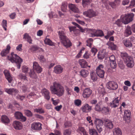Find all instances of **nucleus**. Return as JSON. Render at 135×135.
<instances>
[{
  "label": "nucleus",
  "instance_id": "1",
  "mask_svg": "<svg viewBox=\"0 0 135 135\" xmlns=\"http://www.w3.org/2000/svg\"><path fill=\"white\" fill-rule=\"evenodd\" d=\"M50 90L51 93L56 95L59 97L63 95L64 92V89L63 87L59 83L54 82L53 85L50 86Z\"/></svg>",
  "mask_w": 135,
  "mask_h": 135
},
{
  "label": "nucleus",
  "instance_id": "2",
  "mask_svg": "<svg viewBox=\"0 0 135 135\" xmlns=\"http://www.w3.org/2000/svg\"><path fill=\"white\" fill-rule=\"evenodd\" d=\"M7 59L12 62H15L17 68L18 69L20 68L23 60L17 54L12 52L11 55L8 56Z\"/></svg>",
  "mask_w": 135,
  "mask_h": 135
},
{
  "label": "nucleus",
  "instance_id": "3",
  "mask_svg": "<svg viewBox=\"0 0 135 135\" xmlns=\"http://www.w3.org/2000/svg\"><path fill=\"white\" fill-rule=\"evenodd\" d=\"M59 34L61 42L65 47L68 48L71 46V42L68 39L66 38L63 31H59Z\"/></svg>",
  "mask_w": 135,
  "mask_h": 135
},
{
  "label": "nucleus",
  "instance_id": "4",
  "mask_svg": "<svg viewBox=\"0 0 135 135\" xmlns=\"http://www.w3.org/2000/svg\"><path fill=\"white\" fill-rule=\"evenodd\" d=\"M134 15L131 13L127 15H122L121 16V18L123 20V23L127 24L132 21L133 19Z\"/></svg>",
  "mask_w": 135,
  "mask_h": 135
},
{
  "label": "nucleus",
  "instance_id": "5",
  "mask_svg": "<svg viewBox=\"0 0 135 135\" xmlns=\"http://www.w3.org/2000/svg\"><path fill=\"white\" fill-rule=\"evenodd\" d=\"M89 35L91 37H102L104 36L103 31L101 30H96L91 29L90 30Z\"/></svg>",
  "mask_w": 135,
  "mask_h": 135
},
{
  "label": "nucleus",
  "instance_id": "6",
  "mask_svg": "<svg viewBox=\"0 0 135 135\" xmlns=\"http://www.w3.org/2000/svg\"><path fill=\"white\" fill-rule=\"evenodd\" d=\"M106 86L107 88L110 90H116L118 88V85L117 83L112 81L108 82Z\"/></svg>",
  "mask_w": 135,
  "mask_h": 135
},
{
  "label": "nucleus",
  "instance_id": "7",
  "mask_svg": "<svg viewBox=\"0 0 135 135\" xmlns=\"http://www.w3.org/2000/svg\"><path fill=\"white\" fill-rule=\"evenodd\" d=\"M42 124L39 122H34L31 124V128L33 131H37L42 129Z\"/></svg>",
  "mask_w": 135,
  "mask_h": 135
},
{
  "label": "nucleus",
  "instance_id": "8",
  "mask_svg": "<svg viewBox=\"0 0 135 135\" xmlns=\"http://www.w3.org/2000/svg\"><path fill=\"white\" fill-rule=\"evenodd\" d=\"M41 92L45 99L49 100L50 99V95L49 91L45 88L43 89Z\"/></svg>",
  "mask_w": 135,
  "mask_h": 135
},
{
  "label": "nucleus",
  "instance_id": "9",
  "mask_svg": "<svg viewBox=\"0 0 135 135\" xmlns=\"http://www.w3.org/2000/svg\"><path fill=\"white\" fill-rule=\"evenodd\" d=\"M83 14L86 17L90 18L96 16V12L92 9H89L84 12Z\"/></svg>",
  "mask_w": 135,
  "mask_h": 135
},
{
  "label": "nucleus",
  "instance_id": "10",
  "mask_svg": "<svg viewBox=\"0 0 135 135\" xmlns=\"http://www.w3.org/2000/svg\"><path fill=\"white\" fill-rule=\"evenodd\" d=\"M114 40L113 37L111 36L109 39V41L107 44V45L109 46L108 47L112 50H115L116 47V46L114 44L113 42H110L111 41H113Z\"/></svg>",
  "mask_w": 135,
  "mask_h": 135
},
{
  "label": "nucleus",
  "instance_id": "11",
  "mask_svg": "<svg viewBox=\"0 0 135 135\" xmlns=\"http://www.w3.org/2000/svg\"><path fill=\"white\" fill-rule=\"evenodd\" d=\"M33 71H35L37 73H41L42 71V69L38 63L36 62H34L33 63Z\"/></svg>",
  "mask_w": 135,
  "mask_h": 135
},
{
  "label": "nucleus",
  "instance_id": "12",
  "mask_svg": "<svg viewBox=\"0 0 135 135\" xmlns=\"http://www.w3.org/2000/svg\"><path fill=\"white\" fill-rule=\"evenodd\" d=\"M92 93V91L89 88H86L83 91V96L84 98H87L90 97Z\"/></svg>",
  "mask_w": 135,
  "mask_h": 135
},
{
  "label": "nucleus",
  "instance_id": "13",
  "mask_svg": "<svg viewBox=\"0 0 135 135\" xmlns=\"http://www.w3.org/2000/svg\"><path fill=\"white\" fill-rule=\"evenodd\" d=\"M15 116L16 119H20L22 122H24L26 120V117L23 116L22 113L20 112H16L15 114Z\"/></svg>",
  "mask_w": 135,
  "mask_h": 135
},
{
  "label": "nucleus",
  "instance_id": "14",
  "mask_svg": "<svg viewBox=\"0 0 135 135\" xmlns=\"http://www.w3.org/2000/svg\"><path fill=\"white\" fill-rule=\"evenodd\" d=\"M54 72L55 74H59L63 71V67L60 65H57L54 68Z\"/></svg>",
  "mask_w": 135,
  "mask_h": 135
},
{
  "label": "nucleus",
  "instance_id": "15",
  "mask_svg": "<svg viewBox=\"0 0 135 135\" xmlns=\"http://www.w3.org/2000/svg\"><path fill=\"white\" fill-rule=\"evenodd\" d=\"M127 64V67L129 68L132 67L134 65V60L132 57L128 58V59L124 61Z\"/></svg>",
  "mask_w": 135,
  "mask_h": 135
},
{
  "label": "nucleus",
  "instance_id": "16",
  "mask_svg": "<svg viewBox=\"0 0 135 135\" xmlns=\"http://www.w3.org/2000/svg\"><path fill=\"white\" fill-rule=\"evenodd\" d=\"M118 98L117 97L110 103V106L112 108H115L119 105L120 99H118Z\"/></svg>",
  "mask_w": 135,
  "mask_h": 135
},
{
  "label": "nucleus",
  "instance_id": "17",
  "mask_svg": "<svg viewBox=\"0 0 135 135\" xmlns=\"http://www.w3.org/2000/svg\"><path fill=\"white\" fill-rule=\"evenodd\" d=\"M81 109L83 112H88L91 110V107L88 104H86L82 107Z\"/></svg>",
  "mask_w": 135,
  "mask_h": 135
},
{
  "label": "nucleus",
  "instance_id": "18",
  "mask_svg": "<svg viewBox=\"0 0 135 135\" xmlns=\"http://www.w3.org/2000/svg\"><path fill=\"white\" fill-rule=\"evenodd\" d=\"M4 73L5 75L6 78L9 83H11L12 81V78L11 76L8 71L6 70L4 71Z\"/></svg>",
  "mask_w": 135,
  "mask_h": 135
},
{
  "label": "nucleus",
  "instance_id": "19",
  "mask_svg": "<svg viewBox=\"0 0 135 135\" xmlns=\"http://www.w3.org/2000/svg\"><path fill=\"white\" fill-rule=\"evenodd\" d=\"M104 126L107 128L111 129L113 127V125L112 121L107 119L105 120Z\"/></svg>",
  "mask_w": 135,
  "mask_h": 135
},
{
  "label": "nucleus",
  "instance_id": "20",
  "mask_svg": "<svg viewBox=\"0 0 135 135\" xmlns=\"http://www.w3.org/2000/svg\"><path fill=\"white\" fill-rule=\"evenodd\" d=\"M13 125L15 128L16 129H21L22 128V125L19 121H15L13 123Z\"/></svg>",
  "mask_w": 135,
  "mask_h": 135
},
{
  "label": "nucleus",
  "instance_id": "21",
  "mask_svg": "<svg viewBox=\"0 0 135 135\" xmlns=\"http://www.w3.org/2000/svg\"><path fill=\"white\" fill-rule=\"evenodd\" d=\"M6 91L9 94L15 95L18 92V90L14 88L6 89Z\"/></svg>",
  "mask_w": 135,
  "mask_h": 135
},
{
  "label": "nucleus",
  "instance_id": "22",
  "mask_svg": "<svg viewBox=\"0 0 135 135\" xmlns=\"http://www.w3.org/2000/svg\"><path fill=\"white\" fill-rule=\"evenodd\" d=\"M10 49V47L9 45L7 46V48L5 49H4L1 53V55L2 56H4L6 55L9 52Z\"/></svg>",
  "mask_w": 135,
  "mask_h": 135
},
{
  "label": "nucleus",
  "instance_id": "23",
  "mask_svg": "<svg viewBox=\"0 0 135 135\" xmlns=\"http://www.w3.org/2000/svg\"><path fill=\"white\" fill-rule=\"evenodd\" d=\"M79 63L83 68L86 67L87 65V62L84 59H80L79 61Z\"/></svg>",
  "mask_w": 135,
  "mask_h": 135
},
{
  "label": "nucleus",
  "instance_id": "24",
  "mask_svg": "<svg viewBox=\"0 0 135 135\" xmlns=\"http://www.w3.org/2000/svg\"><path fill=\"white\" fill-rule=\"evenodd\" d=\"M123 42L124 45L127 47L129 48L132 46V44L129 40L124 39L123 40Z\"/></svg>",
  "mask_w": 135,
  "mask_h": 135
},
{
  "label": "nucleus",
  "instance_id": "25",
  "mask_svg": "<svg viewBox=\"0 0 135 135\" xmlns=\"http://www.w3.org/2000/svg\"><path fill=\"white\" fill-rule=\"evenodd\" d=\"M70 9L76 13H78L79 11L78 8L74 5L72 4L69 5Z\"/></svg>",
  "mask_w": 135,
  "mask_h": 135
},
{
  "label": "nucleus",
  "instance_id": "26",
  "mask_svg": "<svg viewBox=\"0 0 135 135\" xmlns=\"http://www.w3.org/2000/svg\"><path fill=\"white\" fill-rule=\"evenodd\" d=\"M113 135H122L121 131L119 128H114L113 130Z\"/></svg>",
  "mask_w": 135,
  "mask_h": 135
},
{
  "label": "nucleus",
  "instance_id": "27",
  "mask_svg": "<svg viewBox=\"0 0 135 135\" xmlns=\"http://www.w3.org/2000/svg\"><path fill=\"white\" fill-rule=\"evenodd\" d=\"M23 38L27 40V41L29 44L32 43V40L31 37L27 33H25L23 35Z\"/></svg>",
  "mask_w": 135,
  "mask_h": 135
},
{
  "label": "nucleus",
  "instance_id": "28",
  "mask_svg": "<svg viewBox=\"0 0 135 135\" xmlns=\"http://www.w3.org/2000/svg\"><path fill=\"white\" fill-rule=\"evenodd\" d=\"M103 122L102 120L98 118H96L94 121V124L96 126H103Z\"/></svg>",
  "mask_w": 135,
  "mask_h": 135
},
{
  "label": "nucleus",
  "instance_id": "29",
  "mask_svg": "<svg viewBox=\"0 0 135 135\" xmlns=\"http://www.w3.org/2000/svg\"><path fill=\"white\" fill-rule=\"evenodd\" d=\"M80 73V75L84 78L87 77L89 74V72L87 70L84 69H82Z\"/></svg>",
  "mask_w": 135,
  "mask_h": 135
},
{
  "label": "nucleus",
  "instance_id": "30",
  "mask_svg": "<svg viewBox=\"0 0 135 135\" xmlns=\"http://www.w3.org/2000/svg\"><path fill=\"white\" fill-rule=\"evenodd\" d=\"M1 121L3 123L6 124L9 122V120L7 116L3 115L1 117Z\"/></svg>",
  "mask_w": 135,
  "mask_h": 135
},
{
  "label": "nucleus",
  "instance_id": "31",
  "mask_svg": "<svg viewBox=\"0 0 135 135\" xmlns=\"http://www.w3.org/2000/svg\"><path fill=\"white\" fill-rule=\"evenodd\" d=\"M98 93L100 94L103 95L105 94V91L102 84L98 88Z\"/></svg>",
  "mask_w": 135,
  "mask_h": 135
},
{
  "label": "nucleus",
  "instance_id": "32",
  "mask_svg": "<svg viewBox=\"0 0 135 135\" xmlns=\"http://www.w3.org/2000/svg\"><path fill=\"white\" fill-rule=\"evenodd\" d=\"M121 56L122 58L124 59V61L127 60L128 58L131 57H129L128 56L127 53L124 52H122L121 53Z\"/></svg>",
  "mask_w": 135,
  "mask_h": 135
},
{
  "label": "nucleus",
  "instance_id": "33",
  "mask_svg": "<svg viewBox=\"0 0 135 135\" xmlns=\"http://www.w3.org/2000/svg\"><path fill=\"white\" fill-rule=\"evenodd\" d=\"M44 42L45 44L51 46L54 45V43L49 38H46Z\"/></svg>",
  "mask_w": 135,
  "mask_h": 135
},
{
  "label": "nucleus",
  "instance_id": "34",
  "mask_svg": "<svg viewBox=\"0 0 135 135\" xmlns=\"http://www.w3.org/2000/svg\"><path fill=\"white\" fill-rule=\"evenodd\" d=\"M18 78L19 79L23 80L25 81V83H27V78L26 76L22 73H20L18 75Z\"/></svg>",
  "mask_w": 135,
  "mask_h": 135
},
{
  "label": "nucleus",
  "instance_id": "35",
  "mask_svg": "<svg viewBox=\"0 0 135 135\" xmlns=\"http://www.w3.org/2000/svg\"><path fill=\"white\" fill-rule=\"evenodd\" d=\"M105 52H99L98 54V57L99 59H103L104 57Z\"/></svg>",
  "mask_w": 135,
  "mask_h": 135
},
{
  "label": "nucleus",
  "instance_id": "36",
  "mask_svg": "<svg viewBox=\"0 0 135 135\" xmlns=\"http://www.w3.org/2000/svg\"><path fill=\"white\" fill-rule=\"evenodd\" d=\"M90 75L91 79L93 81H95L97 80V76L95 72H91L90 74Z\"/></svg>",
  "mask_w": 135,
  "mask_h": 135
},
{
  "label": "nucleus",
  "instance_id": "37",
  "mask_svg": "<svg viewBox=\"0 0 135 135\" xmlns=\"http://www.w3.org/2000/svg\"><path fill=\"white\" fill-rule=\"evenodd\" d=\"M109 111V108L108 107H104L102 110V113L105 114H108Z\"/></svg>",
  "mask_w": 135,
  "mask_h": 135
},
{
  "label": "nucleus",
  "instance_id": "38",
  "mask_svg": "<svg viewBox=\"0 0 135 135\" xmlns=\"http://www.w3.org/2000/svg\"><path fill=\"white\" fill-rule=\"evenodd\" d=\"M89 133L90 135H98V133L96 130L94 129H89Z\"/></svg>",
  "mask_w": 135,
  "mask_h": 135
},
{
  "label": "nucleus",
  "instance_id": "39",
  "mask_svg": "<svg viewBox=\"0 0 135 135\" xmlns=\"http://www.w3.org/2000/svg\"><path fill=\"white\" fill-rule=\"evenodd\" d=\"M92 0H83L82 4L84 7L90 4Z\"/></svg>",
  "mask_w": 135,
  "mask_h": 135
},
{
  "label": "nucleus",
  "instance_id": "40",
  "mask_svg": "<svg viewBox=\"0 0 135 135\" xmlns=\"http://www.w3.org/2000/svg\"><path fill=\"white\" fill-rule=\"evenodd\" d=\"M69 28L71 32L73 33L76 35H77L76 33L78 32V30L76 29L75 27H69Z\"/></svg>",
  "mask_w": 135,
  "mask_h": 135
},
{
  "label": "nucleus",
  "instance_id": "41",
  "mask_svg": "<svg viewBox=\"0 0 135 135\" xmlns=\"http://www.w3.org/2000/svg\"><path fill=\"white\" fill-rule=\"evenodd\" d=\"M29 75L30 77L32 78L36 79L37 77L34 71L31 70L30 72L29 73Z\"/></svg>",
  "mask_w": 135,
  "mask_h": 135
},
{
  "label": "nucleus",
  "instance_id": "42",
  "mask_svg": "<svg viewBox=\"0 0 135 135\" xmlns=\"http://www.w3.org/2000/svg\"><path fill=\"white\" fill-rule=\"evenodd\" d=\"M93 40L92 38H89L86 41V45L90 47H91L93 43Z\"/></svg>",
  "mask_w": 135,
  "mask_h": 135
},
{
  "label": "nucleus",
  "instance_id": "43",
  "mask_svg": "<svg viewBox=\"0 0 135 135\" xmlns=\"http://www.w3.org/2000/svg\"><path fill=\"white\" fill-rule=\"evenodd\" d=\"M97 75L100 78H103L104 77V71L103 70L101 71L98 72H96Z\"/></svg>",
  "mask_w": 135,
  "mask_h": 135
},
{
  "label": "nucleus",
  "instance_id": "44",
  "mask_svg": "<svg viewBox=\"0 0 135 135\" xmlns=\"http://www.w3.org/2000/svg\"><path fill=\"white\" fill-rule=\"evenodd\" d=\"M123 20L120 18V19H118L115 21L114 24L117 25L118 26H120L123 23Z\"/></svg>",
  "mask_w": 135,
  "mask_h": 135
},
{
  "label": "nucleus",
  "instance_id": "45",
  "mask_svg": "<svg viewBox=\"0 0 135 135\" xmlns=\"http://www.w3.org/2000/svg\"><path fill=\"white\" fill-rule=\"evenodd\" d=\"M131 113L129 110H125L124 112V117L127 118H129L131 115Z\"/></svg>",
  "mask_w": 135,
  "mask_h": 135
},
{
  "label": "nucleus",
  "instance_id": "46",
  "mask_svg": "<svg viewBox=\"0 0 135 135\" xmlns=\"http://www.w3.org/2000/svg\"><path fill=\"white\" fill-rule=\"evenodd\" d=\"M34 111L35 112H36L37 113H44V110L41 108L34 109Z\"/></svg>",
  "mask_w": 135,
  "mask_h": 135
},
{
  "label": "nucleus",
  "instance_id": "47",
  "mask_svg": "<svg viewBox=\"0 0 135 135\" xmlns=\"http://www.w3.org/2000/svg\"><path fill=\"white\" fill-rule=\"evenodd\" d=\"M74 103L76 105L79 107L81 105V101L80 100L77 99L74 100Z\"/></svg>",
  "mask_w": 135,
  "mask_h": 135
},
{
  "label": "nucleus",
  "instance_id": "48",
  "mask_svg": "<svg viewBox=\"0 0 135 135\" xmlns=\"http://www.w3.org/2000/svg\"><path fill=\"white\" fill-rule=\"evenodd\" d=\"M126 35V36L131 35L132 33V32L130 27H127L125 31Z\"/></svg>",
  "mask_w": 135,
  "mask_h": 135
},
{
  "label": "nucleus",
  "instance_id": "49",
  "mask_svg": "<svg viewBox=\"0 0 135 135\" xmlns=\"http://www.w3.org/2000/svg\"><path fill=\"white\" fill-rule=\"evenodd\" d=\"M85 130L84 127L81 126L79 127L77 130L78 132L80 133H83L85 132Z\"/></svg>",
  "mask_w": 135,
  "mask_h": 135
},
{
  "label": "nucleus",
  "instance_id": "50",
  "mask_svg": "<svg viewBox=\"0 0 135 135\" xmlns=\"http://www.w3.org/2000/svg\"><path fill=\"white\" fill-rule=\"evenodd\" d=\"M94 109L95 111L98 112L100 111L101 110V108L100 107V103H98L96 105Z\"/></svg>",
  "mask_w": 135,
  "mask_h": 135
},
{
  "label": "nucleus",
  "instance_id": "51",
  "mask_svg": "<svg viewBox=\"0 0 135 135\" xmlns=\"http://www.w3.org/2000/svg\"><path fill=\"white\" fill-rule=\"evenodd\" d=\"M7 21L6 20H3L2 23V25L3 27V28L5 30V31L7 30Z\"/></svg>",
  "mask_w": 135,
  "mask_h": 135
},
{
  "label": "nucleus",
  "instance_id": "52",
  "mask_svg": "<svg viewBox=\"0 0 135 135\" xmlns=\"http://www.w3.org/2000/svg\"><path fill=\"white\" fill-rule=\"evenodd\" d=\"M25 114L28 117H31L32 116V114L31 111L27 110H24Z\"/></svg>",
  "mask_w": 135,
  "mask_h": 135
},
{
  "label": "nucleus",
  "instance_id": "53",
  "mask_svg": "<svg viewBox=\"0 0 135 135\" xmlns=\"http://www.w3.org/2000/svg\"><path fill=\"white\" fill-rule=\"evenodd\" d=\"M103 65L102 64L99 65L97 66V68L96 69V72H98V71H101L103 70Z\"/></svg>",
  "mask_w": 135,
  "mask_h": 135
},
{
  "label": "nucleus",
  "instance_id": "54",
  "mask_svg": "<svg viewBox=\"0 0 135 135\" xmlns=\"http://www.w3.org/2000/svg\"><path fill=\"white\" fill-rule=\"evenodd\" d=\"M110 62V66L112 69H115L116 66V64L115 61H111Z\"/></svg>",
  "mask_w": 135,
  "mask_h": 135
},
{
  "label": "nucleus",
  "instance_id": "55",
  "mask_svg": "<svg viewBox=\"0 0 135 135\" xmlns=\"http://www.w3.org/2000/svg\"><path fill=\"white\" fill-rule=\"evenodd\" d=\"M71 133V130L70 129L65 130L64 132V135H70Z\"/></svg>",
  "mask_w": 135,
  "mask_h": 135
},
{
  "label": "nucleus",
  "instance_id": "56",
  "mask_svg": "<svg viewBox=\"0 0 135 135\" xmlns=\"http://www.w3.org/2000/svg\"><path fill=\"white\" fill-rule=\"evenodd\" d=\"M102 2L105 4V6L107 9H109V8L107 6L108 4H109V2L107 0H102Z\"/></svg>",
  "mask_w": 135,
  "mask_h": 135
},
{
  "label": "nucleus",
  "instance_id": "57",
  "mask_svg": "<svg viewBox=\"0 0 135 135\" xmlns=\"http://www.w3.org/2000/svg\"><path fill=\"white\" fill-rule=\"evenodd\" d=\"M97 50L95 47H92L91 50V52L93 54V56H94L97 52Z\"/></svg>",
  "mask_w": 135,
  "mask_h": 135
},
{
  "label": "nucleus",
  "instance_id": "58",
  "mask_svg": "<svg viewBox=\"0 0 135 135\" xmlns=\"http://www.w3.org/2000/svg\"><path fill=\"white\" fill-rule=\"evenodd\" d=\"M38 59L41 62H43L46 61V59L44 58V56L42 55H40L38 56Z\"/></svg>",
  "mask_w": 135,
  "mask_h": 135
},
{
  "label": "nucleus",
  "instance_id": "59",
  "mask_svg": "<svg viewBox=\"0 0 135 135\" xmlns=\"http://www.w3.org/2000/svg\"><path fill=\"white\" fill-rule=\"evenodd\" d=\"M67 6L65 4H62L61 6V10L64 12H66V11Z\"/></svg>",
  "mask_w": 135,
  "mask_h": 135
},
{
  "label": "nucleus",
  "instance_id": "60",
  "mask_svg": "<svg viewBox=\"0 0 135 135\" xmlns=\"http://www.w3.org/2000/svg\"><path fill=\"white\" fill-rule=\"evenodd\" d=\"M28 68L27 67L25 66H23L22 67V70L23 72L26 73L27 72Z\"/></svg>",
  "mask_w": 135,
  "mask_h": 135
},
{
  "label": "nucleus",
  "instance_id": "61",
  "mask_svg": "<svg viewBox=\"0 0 135 135\" xmlns=\"http://www.w3.org/2000/svg\"><path fill=\"white\" fill-rule=\"evenodd\" d=\"M38 49V47L36 46H32L30 48V50L32 52L35 51Z\"/></svg>",
  "mask_w": 135,
  "mask_h": 135
},
{
  "label": "nucleus",
  "instance_id": "62",
  "mask_svg": "<svg viewBox=\"0 0 135 135\" xmlns=\"http://www.w3.org/2000/svg\"><path fill=\"white\" fill-rule=\"evenodd\" d=\"M71 123L70 121L66 122L64 123V125L66 128L71 126Z\"/></svg>",
  "mask_w": 135,
  "mask_h": 135
},
{
  "label": "nucleus",
  "instance_id": "63",
  "mask_svg": "<svg viewBox=\"0 0 135 135\" xmlns=\"http://www.w3.org/2000/svg\"><path fill=\"white\" fill-rule=\"evenodd\" d=\"M89 54L86 51L83 55V57L84 59H88L89 58Z\"/></svg>",
  "mask_w": 135,
  "mask_h": 135
},
{
  "label": "nucleus",
  "instance_id": "64",
  "mask_svg": "<svg viewBox=\"0 0 135 135\" xmlns=\"http://www.w3.org/2000/svg\"><path fill=\"white\" fill-rule=\"evenodd\" d=\"M22 44H20L16 48V50L17 51H22Z\"/></svg>",
  "mask_w": 135,
  "mask_h": 135
}]
</instances>
